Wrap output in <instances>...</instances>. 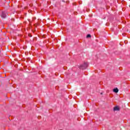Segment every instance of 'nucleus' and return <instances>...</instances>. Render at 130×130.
Masks as SVG:
<instances>
[{
	"mask_svg": "<svg viewBox=\"0 0 130 130\" xmlns=\"http://www.w3.org/2000/svg\"><path fill=\"white\" fill-rule=\"evenodd\" d=\"M88 62H84L83 64L80 65V67H79V69H80V70H86V69L88 68Z\"/></svg>",
	"mask_w": 130,
	"mask_h": 130,
	"instance_id": "obj_1",
	"label": "nucleus"
},
{
	"mask_svg": "<svg viewBox=\"0 0 130 130\" xmlns=\"http://www.w3.org/2000/svg\"><path fill=\"white\" fill-rule=\"evenodd\" d=\"M120 109L118 106H115V107H114L113 110L114 111H119Z\"/></svg>",
	"mask_w": 130,
	"mask_h": 130,
	"instance_id": "obj_2",
	"label": "nucleus"
},
{
	"mask_svg": "<svg viewBox=\"0 0 130 130\" xmlns=\"http://www.w3.org/2000/svg\"><path fill=\"white\" fill-rule=\"evenodd\" d=\"M1 17L2 18H4V19H5V18H6V17H7V15L6 14V13L2 12V14L1 15Z\"/></svg>",
	"mask_w": 130,
	"mask_h": 130,
	"instance_id": "obj_3",
	"label": "nucleus"
},
{
	"mask_svg": "<svg viewBox=\"0 0 130 130\" xmlns=\"http://www.w3.org/2000/svg\"><path fill=\"white\" fill-rule=\"evenodd\" d=\"M113 92H114L115 93H118V88H114L113 90Z\"/></svg>",
	"mask_w": 130,
	"mask_h": 130,
	"instance_id": "obj_4",
	"label": "nucleus"
},
{
	"mask_svg": "<svg viewBox=\"0 0 130 130\" xmlns=\"http://www.w3.org/2000/svg\"><path fill=\"white\" fill-rule=\"evenodd\" d=\"M86 37H87V38H90L91 37V35H90V34L87 35Z\"/></svg>",
	"mask_w": 130,
	"mask_h": 130,
	"instance_id": "obj_5",
	"label": "nucleus"
},
{
	"mask_svg": "<svg viewBox=\"0 0 130 130\" xmlns=\"http://www.w3.org/2000/svg\"><path fill=\"white\" fill-rule=\"evenodd\" d=\"M101 94H102V93H101Z\"/></svg>",
	"mask_w": 130,
	"mask_h": 130,
	"instance_id": "obj_6",
	"label": "nucleus"
}]
</instances>
